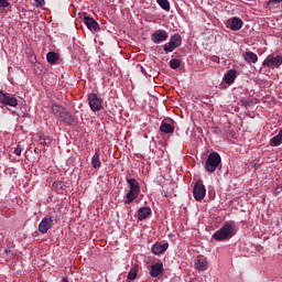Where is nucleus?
Returning a JSON list of instances; mask_svg holds the SVG:
<instances>
[{"label":"nucleus","mask_w":282,"mask_h":282,"mask_svg":"<svg viewBox=\"0 0 282 282\" xmlns=\"http://www.w3.org/2000/svg\"><path fill=\"white\" fill-rule=\"evenodd\" d=\"M166 39H169V33L164 30H156L151 34V41L155 43V45H160V43H163Z\"/></svg>","instance_id":"nucleus-7"},{"label":"nucleus","mask_w":282,"mask_h":282,"mask_svg":"<svg viewBox=\"0 0 282 282\" xmlns=\"http://www.w3.org/2000/svg\"><path fill=\"white\" fill-rule=\"evenodd\" d=\"M263 67H269L271 69L279 68L282 65V56H272L269 55L262 63Z\"/></svg>","instance_id":"nucleus-5"},{"label":"nucleus","mask_w":282,"mask_h":282,"mask_svg":"<svg viewBox=\"0 0 282 282\" xmlns=\"http://www.w3.org/2000/svg\"><path fill=\"white\" fill-rule=\"evenodd\" d=\"M54 220L52 219V216L44 217L39 225V231L42 232V235H45L47 230L52 228Z\"/></svg>","instance_id":"nucleus-8"},{"label":"nucleus","mask_w":282,"mask_h":282,"mask_svg":"<svg viewBox=\"0 0 282 282\" xmlns=\"http://www.w3.org/2000/svg\"><path fill=\"white\" fill-rule=\"evenodd\" d=\"M23 150L21 149V145H18L17 148H15V150H14V153L17 154V155H21V152H22Z\"/></svg>","instance_id":"nucleus-34"},{"label":"nucleus","mask_w":282,"mask_h":282,"mask_svg":"<svg viewBox=\"0 0 282 282\" xmlns=\"http://www.w3.org/2000/svg\"><path fill=\"white\" fill-rule=\"evenodd\" d=\"M196 268H197V270H199V272H206V270H208V260L207 259H198L197 263H196Z\"/></svg>","instance_id":"nucleus-21"},{"label":"nucleus","mask_w":282,"mask_h":282,"mask_svg":"<svg viewBox=\"0 0 282 282\" xmlns=\"http://www.w3.org/2000/svg\"><path fill=\"white\" fill-rule=\"evenodd\" d=\"M163 50L166 54H169V52H173L175 50H177V46L176 44H173L171 41L165 43L164 46H163Z\"/></svg>","instance_id":"nucleus-27"},{"label":"nucleus","mask_w":282,"mask_h":282,"mask_svg":"<svg viewBox=\"0 0 282 282\" xmlns=\"http://www.w3.org/2000/svg\"><path fill=\"white\" fill-rule=\"evenodd\" d=\"M139 195H140V192L129 189L127 195H126L124 204H127V205L131 204L132 202H134V199H138Z\"/></svg>","instance_id":"nucleus-16"},{"label":"nucleus","mask_w":282,"mask_h":282,"mask_svg":"<svg viewBox=\"0 0 282 282\" xmlns=\"http://www.w3.org/2000/svg\"><path fill=\"white\" fill-rule=\"evenodd\" d=\"M59 56L56 52H48L46 55L47 63L54 64L58 61Z\"/></svg>","instance_id":"nucleus-23"},{"label":"nucleus","mask_w":282,"mask_h":282,"mask_svg":"<svg viewBox=\"0 0 282 282\" xmlns=\"http://www.w3.org/2000/svg\"><path fill=\"white\" fill-rule=\"evenodd\" d=\"M84 23L90 32H99L100 31V25H98V22L94 18L90 17H85L84 18Z\"/></svg>","instance_id":"nucleus-10"},{"label":"nucleus","mask_w":282,"mask_h":282,"mask_svg":"<svg viewBox=\"0 0 282 282\" xmlns=\"http://www.w3.org/2000/svg\"><path fill=\"white\" fill-rule=\"evenodd\" d=\"M170 41L176 45V47H180L182 45V35H180L178 33L172 35L170 37Z\"/></svg>","instance_id":"nucleus-24"},{"label":"nucleus","mask_w":282,"mask_h":282,"mask_svg":"<svg viewBox=\"0 0 282 282\" xmlns=\"http://www.w3.org/2000/svg\"><path fill=\"white\" fill-rule=\"evenodd\" d=\"M10 6V2L8 0H0V8H8Z\"/></svg>","instance_id":"nucleus-32"},{"label":"nucleus","mask_w":282,"mask_h":282,"mask_svg":"<svg viewBox=\"0 0 282 282\" xmlns=\"http://www.w3.org/2000/svg\"><path fill=\"white\" fill-rule=\"evenodd\" d=\"M156 3L162 8V10H165V12H169L171 10V3L169 0H156Z\"/></svg>","instance_id":"nucleus-25"},{"label":"nucleus","mask_w":282,"mask_h":282,"mask_svg":"<svg viewBox=\"0 0 282 282\" xmlns=\"http://www.w3.org/2000/svg\"><path fill=\"white\" fill-rule=\"evenodd\" d=\"M91 166L93 169H100L101 163H100V149L95 150V154L91 159Z\"/></svg>","instance_id":"nucleus-15"},{"label":"nucleus","mask_w":282,"mask_h":282,"mask_svg":"<svg viewBox=\"0 0 282 282\" xmlns=\"http://www.w3.org/2000/svg\"><path fill=\"white\" fill-rule=\"evenodd\" d=\"M160 131L162 133H174L175 132V127H173V124L167 123V122H162L160 126Z\"/></svg>","instance_id":"nucleus-18"},{"label":"nucleus","mask_w":282,"mask_h":282,"mask_svg":"<svg viewBox=\"0 0 282 282\" xmlns=\"http://www.w3.org/2000/svg\"><path fill=\"white\" fill-rule=\"evenodd\" d=\"M169 250V242L160 243L156 242L152 246V252L153 254H162L163 252H166Z\"/></svg>","instance_id":"nucleus-12"},{"label":"nucleus","mask_w":282,"mask_h":282,"mask_svg":"<svg viewBox=\"0 0 282 282\" xmlns=\"http://www.w3.org/2000/svg\"><path fill=\"white\" fill-rule=\"evenodd\" d=\"M227 26L229 28V30H232V32H239V30L243 28V21L235 17L231 20H228Z\"/></svg>","instance_id":"nucleus-9"},{"label":"nucleus","mask_w":282,"mask_h":282,"mask_svg":"<svg viewBox=\"0 0 282 282\" xmlns=\"http://www.w3.org/2000/svg\"><path fill=\"white\" fill-rule=\"evenodd\" d=\"M182 65V62L177 58H173L170 61V67L171 69H178V67Z\"/></svg>","instance_id":"nucleus-29"},{"label":"nucleus","mask_w":282,"mask_h":282,"mask_svg":"<svg viewBox=\"0 0 282 282\" xmlns=\"http://www.w3.org/2000/svg\"><path fill=\"white\" fill-rule=\"evenodd\" d=\"M221 164V155L217 152H212L205 162V169L207 173H215L217 167Z\"/></svg>","instance_id":"nucleus-2"},{"label":"nucleus","mask_w":282,"mask_h":282,"mask_svg":"<svg viewBox=\"0 0 282 282\" xmlns=\"http://www.w3.org/2000/svg\"><path fill=\"white\" fill-rule=\"evenodd\" d=\"M51 109H52V112L54 113V116H56L57 118H61L62 113L65 112V108H63V106H58L56 104H52Z\"/></svg>","instance_id":"nucleus-22"},{"label":"nucleus","mask_w":282,"mask_h":282,"mask_svg":"<svg viewBox=\"0 0 282 282\" xmlns=\"http://www.w3.org/2000/svg\"><path fill=\"white\" fill-rule=\"evenodd\" d=\"M127 183L129 184L130 191H134L140 193V183L135 178H127Z\"/></svg>","instance_id":"nucleus-20"},{"label":"nucleus","mask_w":282,"mask_h":282,"mask_svg":"<svg viewBox=\"0 0 282 282\" xmlns=\"http://www.w3.org/2000/svg\"><path fill=\"white\" fill-rule=\"evenodd\" d=\"M0 102L7 107H17L19 105V100L14 95L3 93V90H0Z\"/></svg>","instance_id":"nucleus-4"},{"label":"nucleus","mask_w":282,"mask_h":282,"mask_svg":"<svg viewBox=\"0 0 282 282\" xmlns=\"http://www.w3.org/2000/svg\"><path fill=\"white\" fill-rule=\"evenodd\" d=\"M88 105L91 111H100L102 109V99L96 94L88 95Z\"/></svg>","instance_id":"nucleus-6"},{"label":"nucleus","mask_w":282,"mask_h":282,"mask_svg":"<svg viewBox=\"0 0 282 282\" xmlns=\"http://www.w3.org/2000/svg\"><path fill=\"white\" fill-rule=\"evenodd\" d=\"M235 78H237V70L229 69L225 75L224 80L227 85H232V83H235Z\"/></svg>","instance_id":"nucleus-14"},{"label":"nucleus","mask_w":282,"mask_h":282,"mask_svg":"<svg viewBox=\"0 0 282 282\" xmlns=\"http://www.w3.org/2000/svg\"><path fill=\"white\" fill-rule=\"evenodd\" d=\"M163 50L166 54H169V52H173L175 50H177V46L176 44H173L171 41L165 43L164 46H163Z\"/></svg>","instance_id":"nucleus-26"},{"label":"nucleus","mask_w":282,"mask_h":282,"mask_svg":"<svg viewBox=\"0 0 282 282\" xmlns=\"http://www.w3.org/2000/svg\"><path fill=\"white\" fill-rule=\"evenodd\" d=\"M250 105H252V102H250V101H245V107H250Z\"/></svg>","instance_id":"nucleus-35"},{"label":"nucleus","mask_w":282,"mask_h":282,"mask_svg":"<svg viewBox=\"0 0 282 282\" xmlns=\"http://www.w3.org/2000/svg\"><path fill=\"white\" fill-rule=\"evenodd\" d=\"M237 223L234 220L225 223V225L213 235V239L216 241H226V239H232L237 235Z\"/></svg>","instance_id":"nucleus-1"},{"label":"nucleus","mask_w":282,"mask_h":282,"mask_svg":"<svg viewBox=\"0 0 282 282\" xmlns=\"http://www.w3.org/2000/svg\"><path fill=\"white\" fill-rule=\"evenodd\" d=\"M162 272H164V264L162 262L152 264L150 274L153 279H158V275L162 274Z\"/></svg>","instance_id":"nucleus-11"},{"label":"nucleus","mask_w":282,"mask_h":282,"mask_svg":"<svg viewBox=\"0 0 282 282\" xmlns=\"http://www.w3.org/2000/svg\"><path fill=\"white\" fill-rule=\"evenodd\" d=\"M35 3L39 8H43V6H45V0H35Z\"/></svg>","instance_id":"nucleus-33"},{"label":"nucleus","mask_w":282,"mask_h":282,"mask_svg":"<svg viewBox=\"0 0 282 282\" xmlns=\"http://www.w3.org/2000/svg\"><path fill=\"white\" fill-rule=\"evenodd\" d=\"M149 215H151V207H141L138 212L139 221L147 219Z\"/></svg>","instance_id":"nucleus-17"},{"label":"nucleus","mask_w":282,"mask_h":282,"mask_svg":"<svg viewBox=\"0 0 282 282\" xmlns=\"http://www.w3.org/2000/svg\"><path fill=\"white\" fill-rule=\"evenodd\" d=\"M242 56L247 63H257V61H259V57L257 56V54L250 51L243 53Z\"/></svg>","instance_id":"nucleus-19"},{"label":"nucleus","mask_w":282,"mask_h":282,"mask_svg":"<svg viewBox=\"0 0 282 282\" xmlns=\"http://www.w3.org/2000/svg\"><path fill=\"white\" fill-rule=\"evenodd\" d=\"M50 142H52V140L50 138H47V137H41L40 138V144L47 145V144H50Z\"/></svg>","instance_id":"nucleus-31"},{"label":"nucleus","mask_w":282,"mask_h":282,"mask_svg":"<svg viewBox=\"0 0 282 282\" xmlns=\"http://www.w3.org/2000/svg\"><path fill=\"white\" fill-rule=\"evenodd\" d=\"M59 119L62 120V122H65V124H68V126H72L76 122V118H74V116L66 110H64Z\"/></svg>","instance_id":"nucleus-13"},{"label":"nucleus","mask_w":282,"mask_h":282,"mask_svg":"<svg viewBox=\"0 0 282 282\" xmlns=\"http://www.w3.org/2000/svg\"><path fill=\"white\" fill-rule=\"evenodd\" d=\"M281 142H282V130H280L278 135L271 139V144H274V147H280Z\"/></svg>","instance_id":"nucleus-28"},{"label":"nucleus","mask_w":282,"mask_h":282,"mask_svg":"<svg viewBox=\"0 0 282 282\" xmlns=\"http://www.w3.org/2000/svg\"><path fill=\"white\" fill-rule=\"evenodd\" d=\"M137 276H138V270L135 268H132L128 273V281H135Z\"/></svg>","instance_id":"nucleus-30"},{"label":"nucleus","mask_w":282,"mask_h":282,"mask_svg":"<svg viewBox=\"0 0 282 282\" xmlns=\"http://www.w3.org/2000/svg\"><path fill=\"white\" fill-rule=\"evenodd\" d=\"M193 195H194V199H196V202H202V199H204V197H206V186L204 185V181L198 180L193 188Z\"/></svg>","instance_id":"nucleus-3"},{"label":"nucleus","mask_w":282,"mask_h":282,"mask_svg":"<svg viewBox=\"0 0 282 282\" xmlns=\"http://www.w3.org/2000/svg\"><path fill=\"white\" fill-rule=\"evenodd\" d=\"M62 282H69L67 279H63Z\"/></svg>","instance_id":"nucleus-36"}]
</instances>
